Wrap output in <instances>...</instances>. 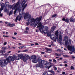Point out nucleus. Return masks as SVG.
I'll return each instance as SVG.
<instances>
[{
    "mask_svg": "<svg viewBox=\"0 0 75 75\" xmlns=\"http://www.w3.org/2000/svg\"><path fill=\"white\" fill-rule=\"evenodd\" d=\"M47 63V61L45 60H42L40 59H38V64L35 65L36 67H40L41 68H43V64Z\"/></svg>",
    "mask_w": 75,
    "mask_h": 75,
    "instance_id": "nucleus-4",
    "label": "nucleus"
},
{
    "mask_svg": "<svg viewBox=\"0 0 75 75\" xmlns=\"http://www.w3.org/2000/svg\"><path fill=\"white\" fill-rule=\"evenodd\" d=\"M53 62H55V63H56V62H57V60H56L55 59H53Z\"/></svg>",
    "mask_w": 75,
    "mask_h": 75,
    "instance_id": "nucleus-39",
    "label": "nucleus"
},
{
    "mask_svg": "<svg viewBox=\"0 0 75 75\" xmlns=\"http://www.w3.org/2000/svg\"><path fill=\"white\" fill-rule=\"evenodd\" d=\"M16 58H17L16 56L13 57L11 56H10L8 57V59L10 60V62H11V61H14L15 59H16Z\"/></svg>",
    "mask_w": 75,
    "mask_h": 75,
    "instance_id": "nucleus-10",
    "label": "nucleus"
},
{
    "mask_svg": "<svg viewBox=\"0 0 75 75\" xmlns=\"http://www.w3.org/2000/svg\"><path fill=\"white\" fill-rule=\"evenodd\" d=\"M64 66L65 67H68V64H65L64 65Z\"/></svg>",
    "mask_w": 75,
    "mask_h": 75,
    "instance_id": "nucleus-46",
    "label": "nucleus"
},
{
    "mask_svg": "<svg viewBox=\"0 0 75 75\" xmlns=\"http://www.w3.org/2000/svg\"><path fill=\"white\" fill-rule=\"evenodd\" d=\"M64 49L65 50V51H67V49L65 48H64Z\"/></svg>",
    "mask_w": 75,
    "mask_h": 75,
    "instance_id": "nucleus-55",
    "label": "nucleus"
},
{
    "mask_svg": "<svg viewBox=\"0 0 75 75\" xmlns=\"http://www.w3.org/2000/svg\"><path fill=\"white\" fill-rule=\"evenodd\" d=\"M27 59H26V58H25V57H24L23 58V61L24 62H25L27 60Z\"/></svg>",
    "mask_w": 75,
    "mask_h": 75,
    "instance_id": "nucleus-27",
    "label": "nucleus"
},
{
    "mask_svg": "<svg viewBox=\"0 0 75 75\" xmlns=\"http://www.w3.org/2000/svg\"><path fill=\"white\" fill-rule=\"evenodd\" d=\"M2 54H4L5 53V52H6V50H1Z\"/></svg>",
    "mask_w": 75,
    "mask_h": 75,
    "instance_id": "nucleus-31",
    "label": "nucleus"
},
{
    "mask_svg": "<svg viewBox=\"0 0 75 75\" xmlns=\"http://www.w3.org/2000/svg\"><path fill=\"white\" fill-rule=\"evenodd\" d=\"M0 17H2L3 16V13H1L0 14Z\"/></svg>",
    "mask_w": 75,
    "mask_h": 75,
    "instance_id": "nucleus-48",
    "label": "nucleus"
},
{
    "mask_svg": "<svg viewBox=\"0 0 75 75\" xmlns=\"http://www.w3.org/2000/svg\"><path fill=\"white\" fill-rule=\"evenodd\" d=\"M40 17H41V19L40 20H41V18H42V17L41 16H40L39 18H40ZM40 21H39V23L37 24V25H36L35 27L37 26V25H38L39 24V25L37 27V28H39V30H40L41 33H42V34H46L47 33V32L48 31H49L48 30V27H45V31L43 30V29L44 28V26L42 25V24H41V23H40Z\"/></svg>",
    "mask_w": 75,
    "mask_h": 75,
    "instance_id": "nucleus-3",
    "label": "nucleus"
},
{
    "mask_svg": "<svg viewBox=\"0 0 75 75\" xmlns=\"http://www.w3.org/2000/svg\"><path fill=\"white\" fill-rule=\"evenodd\" d=\"M13 14V10H11L9 13H7V15H9V16H10L11 15Z\"/></svg>",
    "mask_w": 75,
    "mask_h": 75,
    "instance_id": "nucleus-17",
    "label": "nucleus"
},
{
    "mask_svg": "<svg viewBox=\"0 0 75 75\" xmlns=\"http://www.w3.org/2000/svg\"><path fill=\"white\" fill-rule=\"evenodd\" d=\"M7 48L6 47H4V50H7Z\"/></svg>",
    "mask_w": 75,
    "mask_h": 75,
    "instance_id": "nucleus-60",
    "label": "nucleus"
},
{
    "mask_svg": "<svg viewBox=\"0 0 75 75\" xmlns=\"http://www.w3.org/2000/svg\"><path fill=\"white\" fill-rule=\"evenodd\" d=\"M25 58H26L27 59H29L30 57H29V56H28V55L27 54H25V55L24 57Z\"/></svg>",
    "mask_w": 75,
    "mask_h": 75,
    "instance_id": "nucleus-23",
    "label": "nucleus"
},
{
    "mask_svg": "<svg viewBox=\"0 0 75 75\" xmlns=\"http://www.w3.org/2000/svg\"><path fill=\"white\" fill-rule=\"evenodd\" d=\"M0 61H1L0 60V65L2 67H3V66H5V65L4 64V62H0Z\"/></svg>",
    "mask_w": 75,
    "mask_h": 75,
    "instance_id": "nucleus-22",
    "label": "nucleus"
},
{
    "mask_svg": "<svg viewBox=\"0 0 75 75\" xmlns=\"http://www.w3.org/2000/svg\"><path fill=\"white\" fill-rule=\"evenodd\" d=\"M5 64L7 65L8 64V62H10V60L8 59V57L6 59H4V60Z\"/></svg>",
    "mask_w": 75,
    "mask_h": 75,
    "instance_id": "nucleus-13",
    "label": "nucleus"
},
{
    "mask_svg": "<svg viewBox=\"0 0 75 75\" xmlns=\"http://www.w3.org/2000/svg\"><path fill=\"white\" fill-rule=\"evenodd\" d=\"M62 21H65L66 23H68V22H69V19L68 18H67L65 19V18H63L62 19Z\"/></svg>",
    "mask_w": 75,
    "mask_h": 75,
    "instance_id": "nucleus-15",
    "label": "nucleus"
},
{
    "mask_svg": "<svg viewBox=\"0 0 75 75\" xmlns=\"http://www.w3.org/2000/svg\"><path fill=\"white\" fill-rule=\"evenodd\" d=\"M44 75H48V73L47 71H45L43 73Z\"/></svg>",
    "mask_w": 75,
    "mask_h": 75,
    "instance_id": "nucleus-29",
    "label": "nucleus"
},
{
    "mask_svg": "<svg viewBox=\"0 0 75 75\" xmlns=\"http://www.w3.org/2000/svg\"><path fill=\"white\" fill-rule=\"evenodd\" d=\"M58 54L57 53H56L54 54V55H55L56 56H57V55Z\"/></svg>",
    "mask_w": 75,
    "mask_h": 75,
    "instance_id": "nucleus-51",
    "label": "nucleus"
},
{
    "mask_svg": "<svg viewBox=\"0 0 75 75\" xmlns=\"http://www.w3.org/2000/svg\"><path fill=\"white\" fill-rule=\"evenodd\" d=\"M12 38L13 39H15L16 38L15 37H12Z\"/></svg>",
    "mask_w": 75,
    "mask_h": 75,
    "instance_id": "nucleus-52",
    "label": "nucleus"
},
{
    "mask_svg": "<svg viewBox=\"0 0 75 75\" xmlns=\"http://www.w3.org/2000/svg\"><path fill=\"white\" fill-rule=\"evenodd\" d=\"M29 28H27V27L26 28V30H29Z\"/></svg>",
    "mask_w": 75,
    "mask_h": 75,
    "instance_id": "nucleus-49",
    "label": "nucleus"
},
{
    "mask_svg": "<svg viewBox=\"0 0 75 75\" xmlns=\"http://www.w3.org/2000/svg\"><path fill=\"white\" fill-rule=\"evenodd\" d=\"M57 14H54L52 15V17H55L57 16Z\"/></svg>",
    "mask_w": 75,
    "mask_h": 75,
    "instance_id": "nucleus-37",
    "label": "nucleus"
},
{
    "mask_svg": "<svg viewBox=\"0 0 75 75\" xmlns=\"http://www.w3.org/2000/svg\"><path fill=\"white\" fill-rule=\"evenodd\" d=\"M5 7V4L4 3H2L1 5V10H3V8Z\"/></svg>",
    "mask_w": 75,
    "mask_h": 75,
    "instance_id": "nucleus-19",
    "label": "nucleus"
},
{
    "mask_svg": "<svg viewBox=\"0 0 75 75\" xmlns=\"http://www.w3.org/2000/svg\"><path fill=\"white\" fill-rule=\"evenodd\" d=\"M4 11L5 12H6L7 13L8 12V10L7 9L5 8L4 10Z\"/></svg>",
    "mask_w": 75,
    "mask_h": 75,
    "instance_id": "nucleus-30",
    "label": "nucleus"
},
{
    "mask_svg": "<svg viewBox=\"0 0 75 75\" xmlns=\"http://www.w3.org/2000/svg\"><path fill=\"white\" fill-rule=\"evenodd\" d=\"M45 49H46V50H49L48 48L46 47L45 48Z\"/></svg>",
    "mask_w": 75,
    "mask_h": 75,
    "instance_id": "nucleus-57",
    "label": "nucleus"
},
{
    "mask_svg": "<svg viewBox=\"0 0 75 75\" xmlns=\"http://www.w3.org/2000/svg\"><path fill=\"white\" fill-rule=\"evenodd\" d=\"M16 24L14 23H8L7 25V27H14V26Z\"/></svg>",
    "mask_w": 75,
    "mask_h": 75,
    "instance_id": "nucleus-14",
    "label": "nucleus"
},
{
    "mask_svg": "<svg viewBox=\"0 0 75 75\" xmlns=\"http://www.w3.org/2000/svg\"><path fill=\"white\" fill-rule=\"evenodd\" d=\"M19 11L20 12V14L16 17L15 21L16 22L17 21V20H18L19 21L21 20L22 17V14L23 15V17H24V19H25L26 21H28V23H31L30 25L32 26L33 25L35 27L36 25L38 24L39 22L41 20V16L40 17V18H36L35 19L33 18L31 19V15L29 14L28 13L26 12L25 13H23L24 11H23L22 9H21V10Z\"/></svg>",
    "mask_w": 75,
    "mask_h": 75,
    "instance_id": "nucleus-1",
    "label": "nucleus"
},
{
    "mask_svg": "<svg viewBox=\"0 0 75 75\" xmlns=\"http://www.w3.org/2000/svg\"><path fill=\"white\" fill-rule=\"evenodd\" d=\"M64 57H69V55H68L67 54H65L63 55Z\"/></svg>",
    "mask_w": 75,
    "mask_h": 75,
    "instance_id": "nucleus-32",
    "label": "nucleus"
},
{
    "mask_svg": "<svg viewBox=\"0 0 75 75\" xmlns=\"http://www.w3.org/2000/svg\"><path fill=\"white\" fill-rule=\"evenodd\" d=\"M73 52H74V53H75V47H74V46H73Z\"/></svg>",
    "mask_w": 75,
    "mask_h": 75,
    "instance_id": "nucleus-38",
    "label": "nucleus"
},
{
    "mask_svg": "<svg viewBox=\"0 0 75 75\" xmlns=\"http://www.w3.org/2000/svg\"><path fill=\"white\" fill-rule=\"evenodd\" d=\"M47 35L48 37H49V36H51V32H50V31H48V32H47Z\"/></svg>",
    "mask_w": 75,
    "mask_h": 75,
    "instance_id": "nucleus-24",
    "label": "nucleus"
},
{
    "mask_svg": "<svg viewBox=\"0 0 75 75\" xmlns=\"http://www.w3.org/2000/svg\"><path fill=\"white\" fill-rule=\"evenodd\" d=\"M48 72H51L52 74L53 75H55V72L54 71H53L52 70H49Z\"/></svg>",
    "mask_w": 75,
    "mask_h": 75,
    "instance_id": "nucleus-26",
    "label": "nucleus"
},
{
    "mask_svg": "<svg viewBox=\"0 0 75 75\" xmlns=\"http://www.w3.org/2000/svg\"><path fill=\"white\" fill-rule=\"evenodd\" d=\"M50 38L53 41L56 42L57 41V39H58V38L57 36H55V35L54 34H52L50 36Z\"/></svg>",
    "mask_w": 75,
    "mask_h": 75,
    "instance_id": "nucleus-8",
    "label": "nucleus"
},
{
    "mask_svg": "<svg viewBox=\"0 0 75 75\" xmlns=\"http://www.w3.org/2000/svg\"><path fill=\"white\" fill-rule=\"evenodd\" d=\"M24 33L26 34L27 33H28V30H26L24 32Z\"/></svg>",
    "mask_w": 75,
    "mask_h": 75,
    "instance_id": "nucleus-40",
    "label": "nucleus"
},
{
    "mask_svg": "<svg viewBox=\"0 0 75 75\" xmlns=\"http://www.w3.org/2000/svg\"><path fill=\"white\" fill-rule=\"evenodd\" d=\"M28 50H24V52H27V51Z\"/></svg>",
    "mask_w": 75,
    "mask_h": 75,
    "instance_id": "nucleus-54",
    "label": "nucleus"
},
{
    "mask_svg": "<svg viewBox=\"0 0 75 75\" xmlns=\"http://www.w3.org/2000/svg\"><path fill=\"white\" fill-rule=\"evenodd\" d=\"M74 47L72 46H70V45H68L67 46V48L68 50L71 51V52H73V48Z\"/></svg>",
    "mask_w": 75,
    "mask_h": 75,
    "instance_id": "nucleus-12",
    "label": "nucleus"
},
{
    "mask_svg": "<svg viewBox=\"0 0 75 75\" xmlns=\"http://www.w3.org/2000/svg\"><path fill=\"white\" fill-rule=\"evenodd\" d=\"M57 51H59V52H62V50L61 49H57Z\"/></svg>",
    "mask_w": 75,
    "mask_h": 75,
    "instance_id": "nucleus-33",
    "label": "nucleus"
},
{
    "mask_svg": "<svg viewBox=\"0 0 75 75\" xmlns=\"http://www.w3.org/2000/svg\"><path fill=\"white\" fill-rule=\"evenodd\" d=\"M8 7L10 8H12L13 10H14V9L15 10V11H16L17 10H18V11H20L21 8H18L17 6L16 8H15V9H14V7H13V5L12 6H11V5H9L8 6Z\"/></svg>",
    "mask_w": 75,
    "mask_h": 75,
    "instance_id": "nucleus-9",
    "label": "nucleus"
},
{
    "mask_svg": "<svg viewBox=\"0 0 75 75\" xmlns=\"http://www.w3.org/2000/svg\"><path fill=\"white\" fill-rule=\"evenodd\" d=\"M69 43L68 42V41H65V45H66V47H67L68 46V45H69Z\"/></svg>",
    "mask_w": 75,
    "mask_h": 75,
    "instance_id": "nucleus-25",
    "label": "nucleus"
},
{
    "mask_svg": "<svg viewBox=\"0 0 75 75\" xmlns=\"http://www.w3.org/2000/svg\"><path fill=\"white\" fill-rule=\"evenodd\" d=\"M9 54L8 53H6L5 54V55H8Z\"/></svg>",
    "mask_w": 75,
    "mask_h": 75,
    "instance_id": "nucleus-45",
    "label": "nucleus"
},
{
    "mask_svg": "<svg viewBox=\"0 0 75 75\" xmlns=\"http://www.w3.org/2000/svg\"><path fill=\"white\" fill-rule=\"evenodd\" d=\"M68 40V36H65L64 38V40L65 41H67Z\"/></svg>",
    "mask_w": 75,
    "mask_h": 75,
    "instance_id": "nucleus-20",
    "label": "nucleus"
},
{
    "mask_svg": "<svg viewBox=\"0 0 75 75\" xmlns=\"http://www.w3.org/2000/svg\"><path fill=\"white\" fill-rule=\"evenodd\" d=\"M35 45H38V43H35Z\"/></svg>",
    "mask_w": 75,
    "mask_h": 75,
    "instance_id": "nucleus-50",
    "label": "nucleus"
},
{
    "mask_svg": "<svg viewBox=\"0 0 75 75\" xmlns=\"http://www.w3.org/2000/svg\"><path fill=\"white\" fill-rule=\"evenodd\" d=\"M49 65L50 64L49 63H47L45 64V68H51V67L50 66H49Z\"/></svg>",
    "mask_w": 75,
    "mask_h": 75,
    "instance_id": "nucleus-18",
    "label": "nucleus"
},
{
    "mask_svg": "<svg viewBox=\"0 0 75 75\" xmlns=\"http://www.w3.org/2000/svg\"><path fill=\"white\" fill-rule=\"evenodd\" d=\"M23 57V54H18V58L17 56H16V60H19L21 58Z\"/></svg>",
    "mask_w": 75,
    "mask_h": 75,
    "instance_id": "nucleus-11",
    "label": "nucleus"
},
{
    "mask_svg": "<svg viewBox=\"0 0 75 75\" xmlns=\"http://www.w3.org/2000/svg\"><path fill=\"white\" fill-rule=\"evenodd\" d=\"M62 34V33L61 31L59 32L58 33V31H56L55 35L58 38V40H57L58 42H61V41H62V35H61Z\"/></svg>",
    "mask_w": 75,
    "mask_h": 75,
    "instance_id": "nucleus-5",
    "label": "nucleus"
},
{
    "mask_svg": "<svg viewBox=\"0 0 75 75\" xmlns=\"http://www.w3.org/2000/svg\"><path fill=\"white\" fill-rule=\"evenodd\" d=\"M9 4H10V3L8 2H7L5 3V5H6V6H8L9 5Z\"/></svg>",
    "mask_w": 75,
    "mask_h": 75,
    "instance_id": "nucleus-28",
    "label": "nucleus"
},
{
    "mask_svg": "<svg viewBox=\"0 0 75 75\" xmlns=\"http://www.w3.org/2000/svg\"><path fill=\"white\" fill-rule=\"evenodd\" d=\"M52 52V50H51L49 49L48 50V52Z\"/></svg>",
    "mask_w": 75,
    "mask_h": 75,
    "instance_id": "nucleus-35",
    "label": "nucleus"
},
{
    "mask_svg": "<svg viewBox=\"0 0 75 75\" xmlns=\"http://www.w3.org/2000/svg\"><path fill=\"white\" fill-rule=\"evenodd\" d=\"M63 63H64V64H65V63H67V61H65L64 62H63Z\"/></svg>",
    "mask_w": 75,
    "mask_h": 75,
    "instance_id": "nucleus-62",
    "label": "nucleus"
},
{
    "mask_svg": "<svg viewBox=\"0 0 75 75\" xmlns=\"http://www.w3.org/2000/svg\"><path fill=\"white\" fill-rule=\"evenodd\" d=\"M27 1V0H23L22 1V3L21 5L20 4V0H18V1L16 4H14L13 5V8L15 9L16 8H17V7L18 8H21V10H23V11H24V9L27 7V4H25V3H26V2Z\"/></svg>",
    "mask_w": 75,
    "mask_h": 75,
    "instance_id": "nucleus-2",
    "label": "nucleus"
},
{
    "mask_svg": "<svg viewBox=\"0 0 75 75\" xmlns=\"http://www.w3.org/2000/svg\"><path fill=\"white\" fill-rule=\"evenodd\" d=\"M50 38L53 41L56 42L57 41V39H58V38L57 36H55V35L54 34H52L50 36Z\"/></svg>",
    "mask_w": 75,
    "mask_h": 75,
    "instance_id": "nucleus-7",
    "label": "nucleus"
},
{
    "mask_svg": "<svg viewBox=\"0 0 75 75\" xmlns=\"http://www.w3.org/2000/svg\"><path fill=\"white\" fill-rule=\"evenodd\" d=\"M23 48H26V47L24 46H23L21 47V49H23Z\"/></svg>",
    "mask_w": 75,
    "mask_h": 75,
    "instance_id": "nucleus-36",
    "label": "nucleus"
},
{
    "mask_svg": "<svg viewBox=\"0 0 75 75\" xmlns=\"http://www.w3.org/2000/svg\"><path fill=\"white\" fill-rule=\"evenodd\" d=\"M74 67H73V66H71V69H74Z\"/></svg>",
    "mask_w": 75,
    "mask_h": 75,
    "instance_id": "nucleus-43",
    "label": "nucleus"
},
{
    "mask_svg": "<svg viewBox=\"0 0 75 75\" xmlns=\"http://www.w3.org/2000/svg\"><path fill=\"white\" fill-rule=\"evenodd\" d=\"M30 58L32 60L33 63H37L38 62V60L37 59V56L35 55H33L30 57Z\"/></svg>",
    "mask_w": 75,
    "mask_h": 75,
    "instance_id": "nucleus-6",
    "label": "nucleus"
},
{
    "mask_svg": "<svg viewBox=\"0 0 75 75\" xmlns=\"http://www.w3.org/2000/svg\"><path fill=\"white\" fill-rule=\"evenodd\" d=\"M12 48L13 49H15V48H16V47H12Z\"/></svg>",
    "mask_w": 75,
    "mask_h": 75,
    "instance_id": "nucleus-53",
    "label": "nucleus"
},
{
    "mask_svg": "<svg viewBox=\"0 0 75 75\" xmlns=\"http://www.w3.org/2000/svg\"><path fill=\"white\" fill-rule=\"evenodd\" d=\"M69 21L70 22L73 23L75 21V20L73 18H71L69 19Z\"/></svg>",
    "mask_w": 75,
    "mask_h": 75,
    "instance_id": "nucleus-21",
    "label": "nucleus"
},
{
    "mask_svg": "<svg viewBox=\"0 0 75 75\" xmlns=\"http://www.w3.org/2000/svg\"><path fill=\"white\" fill-rule=\"evenodd\" d=\"M17 33L16 32H15L14 33V35H17Z\"/></svg>",
    "mask_w": 75,
    "mask_h": 75,
    "instance_id": "nucleus-59",
    "label": "nucleus"
},
{
    "mask_svg": "<svg viewBox=\"0 0 75 75\" xmlns=\"http://www.w3.org/2000/svg\"><path fill=\"white\" fill-rule=\"evenodd\" d=\"M31 46H33V45H34V44H31L30 45Z\"/></svg>",
    "mask_w": 75,
    "mask_h": 75,
    "instance_id": "nucleus-56",
    "label": "nucleus"
},
{
    "mask_svg": "<svg viewBox=\"0 0 75 75\" xmlns=\"http://www.w3.org/2000/svg\"><path fill=\"white\" fill-rule=\"evenodd\" d=\"M41 53L42 54H45V52H42Z\"/></svg>",
    "mask_w": 75,
    "mask_h": 75,
    "instance_id": "nucleus-63",
    "label": "nucleus"
},
{
    "mask_svg": "<svg viewBox=\"0 0 75 75\" xmlns=\"http://www.w3.org/2000/svg\"><path fill=\"white\" fill-rule=\"evenodd\" d=\"M49 61H50V62H52V60L50 59L49 60Z\"/></svg>",
    "mask_w": 75,
    "mask_h": 75,
    "instance_id": "nucleus-61",
    "label": "nucleus"
},
{
    "mask_svg": "<svg viewBox=\"0 0 75 75\" xmlns=\"http://www.w3.org/2000/svg\"><path fill=\"white\" fill-rule=\"evenodd\" d=\"M54 69L55 71H57V67H54Z\"/></svg>",
    "mask_w": 75,
    "mask_h": 75,
    "instance_id": "nucleus-44",
    "label": "nucleus"
},
{
    "mask_svg": "<svg viewBox=\"0 0 75 75\" xmlns=\"http://www.w3.org/2000/svg\"><path fill=\"white\" fill-rule=\"evenodd\" d=\"M57 56L58 57H60L61 56V54H57Z\"/></svg>",
    "mask_w": 75,
    "mask_h": 75,
    "instance_id": "nucleus-41",
    "label": "nucleus"
},
{
    "mask_svg": "<svg viewBox=\"0 0 75 75\" xmlns=\"http://www.w3.org/2000/svg\"><path fill=\"white\" fill-rule=\"evenodd\" d=\"M62 74H63V75H64V74H65V72H63L62 73Z\"/></svg>",
    "mask_w": 75,
    "mask_h": 75,
    "instance_id": "nucleus-47",
    "label": "nucleus"
},
{
    "mask_svg": "<svg viewBox=\"0 0 75 75\" xmlns=\"http://www.w3.org/2000/svg\"><path fill=\"white\" fill-rule=\"evenodd\" d=\"M2 10H3L1 9V8H0V13H1V11H2Z\"/></svg>",
    "mask_w": 75,
    "mask_h": 75,
    "instance_id": "nucleus-58",
    "label": "nucleus"
},
{
    "mask_svg": "<svg viewBox=\"0 0 75 75\" xmlns=\"http://www.w3.org/2000/svg\"><path fill=\"white\" fill-rule=\"evenodd\" d=\"M68 42H69V44H70L71 42V39H69V41H67Z\"/></svg>",
    "mask_w": 75,
    "mask_h": 75,
    "instance_id": "nucleus-34",
    "label": "nucleus"
},
{
    "mask_svg": "<svg viewBox=\"0 0 75 75\" xmlns=\"http://www.w3.org/2000/svg\"><path fill=\"white\" fill-rule=\"evenodd\" d=\"M6 44H7V42H5L4 43V45H6Z\"/></svg>",
    "mask_w": 75,
    "mask_h": 75,
    "instance_id": "nucleus-42",
    "label": "nucleus"
},
{
    "mask_svg": "<svg viewBox=\"0 0 75 75\" xmlns=\"http://www.w3.org/2000/svg\"><path fill=\"white\" fill-rule=\"evenodd\" d=\"M55 28H56V26H53L52 28H51V32L52 33L53 31H54V30L55 29Z\"/></svg>",
    "mask_w": 75,
    "mask_h": 75,
    "instance_id": "nucleus-16",
    "label": "nucleus"
},
{
    "mask_svg": "<svg viewBox=\"0 0 75 75\" xmlns=\"http://www.w3.org/2000/svg\"><path fill=\"white\" fill-rule=\"evenodd\" d=\"M0 54H2V51L1 50H0Z\"/></svg>",
    "mask_w": 75,
    "mask_h": 75,
    "instance_id": "nucleus-64",
    "label": "nucleus"
}]
</instances>
